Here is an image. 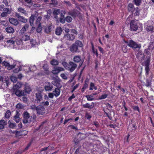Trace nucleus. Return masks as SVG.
<instances>
[{
	"label": "nucleus",
	"instance_id": "nucleus-1",
	"mask_svg": "<svg viewBox=\"0 0 154 154\" xmlns=\"http://www.w3.org/2000/svg\"><path fill=\"white\" fill-rule=\"evenodd\" d=\"M83 44L82 42L77 40L70 47L69 50L72 53H79L82 49Z\"/></svg>",
	"mask_w": 154,
	"mask_h": 154
},
{
	"label": "nucleus",
	"instance_id": "nucleus-2",
	"mask_svg": "<svg viewBox=\"0 0 154 154\" xmlns=\"http://www.w3.org/2000/svg\"><path fill=\"white\" fill-rule=\"evenodd\" d=\"M130 28L131 31H136L138 30L139 32H140L143 30V26L137 21L132 20L130 22Z\"/></svg>",
	"mask_w": 154,
	"mask_h": 154
},
{
	"label": "nucleus",
	"instance_id": "nucleus-3",
	"mask_svg": "<svg viewBox=\"0 0 154 154\" xmlns=\"http://www.w3.org/2000/svg\"><path fill=\"white\" fill-rule=\"evenodd\" d=\"M62 64L66 69L70 72H73L77 67V65L72 61L69 62L68 63L66 62H63Z\"/></svg>",
	"mask_w": 154,
	"mask_h": 154
},
{
	"label": "nucleus",
	"instance_id": "nucleus-4",
	"mask_svg": "<svg viewBox=\"0 0 154 154\" xmlns=\"http://www.w3.org/2000/svg\"><path fill=\"white\" fill-rule=\"evenodd\" d=\"M23 122L24 124L30 123L32 120V116L27 111L24 112L23 114Z\"/></svg>",
	"mask_w": 154,
	"mask_h": 154
},
{
	"label": "nucleus",
	"instance_id": "nucleus-5",
	"mask_svg": "<svg viewBox=\"0 0 154 154\" xmlns=\"http://www.w3.org/2000/svg\"><path fill=\"white\" fill-rule=\"evenodd\" d=\"M128 46L132 48L133 49H138L139 50L141 47L140 44H138L133 40H130V42L128 44Z\"/></svg>",
	"mask_w": 154,
	"mask_h": 154
},
{
	"label": "nucleus",
	"instance_id": "nucleus-6",
	"mask_svg": "<svg viewBox=\"0 0 154 154\" xmlns=\"http://www.w3.org/2000/svg\"><path fill=\"white\" fill-rule=\"evenodd\" d=\"M60 80L59 78L57 76L53 79V81L52 82V84L57 87L61 88L62 87V85L60 83Z\"/></svg>",
	"mask_w": 154,
	"mask_h": 154
},
{
	"label": "nucleus",
	"instance_id": "nucleus-7",
	"mask_svg": "<svg viewBox=\"0 0 154 154\" xmlns=\"http://www.w3.org/2000/svg\"><path fill=\"white\" fill-rule=\"evenodd\" d=\"M68 13L69 15H71L74 18L78 17L80 14V13L75 9L71 10Z\"/></svg>",
	"mask_w": 154,
	"mask_h": 154
},
{
	"label": "nucleus",
	"instance_id": "nucleus-8",
	"mask_svg": "<svg viewBox=\"0 0 154 154\" xmlns=\"http://www.w3.org/2000/svg\"><path fill=\"white\" fill-rule=\"evenodd\" d=\"M35 102L37 103H39L43 100L42 95L41 92L37 93L35 94Z\"/></svg>",
	"mask_w": 154,
	"mask_h": 154
},
{
	"label": "nucleus",
	"instance_id": "nucleus-9",
	"mask_svg": "<svg viewBox=\"0 0 154 154\" xmlns=\"http://www.w3.org/2000/svg\"><path fill=\"white\" fill-rule=\"evenodd\" d=\"M15 16L17 18L19 21L22 23H26L28 21L27 19L23 16H20V14L17 12L15 13Z\"/></svg>",
	"mask_w": 154,
	"mask_h": 154
},
{
	"label": "nucleus",
	"instance_id": "nucleus-10",
	"mask_svg": "<svg viewBox=\"0 0 154 154\" xmlns=\"http://www.w3.org/2000/svg\"><path fill=\"white\" fill-rule=\"evenodd\" d=\"M64 71V69L62 67H54V69L51 71V73L54 75H57L60 72Z\"/></svg>",
	"mask_w": 154,
	"mask_h": 154
},
{
	"label": "nucleus",
	"instance_id": "nucleus-11",
	"mask_svg": "<svg viewBox=\"0 0 154 154\" xmlns=\"http://www.w3.org/2000/svg\"><path fill=\"white\" fill-rule=\"evenodd\" d=\"M45 109L43 106L39 105L38 106L37 112L40 115H43L45 113Z\"/></svg>",
	"mask_w": 154,
	"mask_h": 154
},
{
	"label": "nucleus",
	"instance_id": "nucleus-12",
	"mask_svg": "<svg viewBox=\"0 0 154 154\" xmlns=\"http://www.w3.org/2000/svg\"><path fill=\"white\" fill-rule=\"evenodd\" d=\"M130 125H131V131L134 132L137 128V126L136 125V123L134 121V119H131Z\"/></svg>",
	"mask_w": 154,
	"mask_h": 154
},
{
	"label": "nucleus",
	"instance_id": "nucleus-13",
	"mask_svg": "<svg viewBox=\"0 0 154 154\" xmlns=\"http://www.w3.org/2000/svg\"><path fill=\"white\" fill-rule=\"evenodd\" d=\"M45 89L46 91H51L53 88L52 84L49 82L46 83L45 86Z\"/></svg>",
	"mask_w": 154,
	"mask_h": 154
},
{
	"label": "nucleus",
	"instance_id": "nucleus-14",
	"mask_svg": "<svg viewBox=\"0 0 154 154\" xmlns=\"http://www.w3.org/2000/svg\"><path fill=\"white\" fill-rule=\"evenodd\" d=\"M9 20L11 24L15 26L18 25L19 23L18 20L16 19L9 18Z\"/></svg>",
	"mask_w": 154,
	"mask_h": 154
},
{
	"label": "nucleus",
	"instance_id": "nucleus-15",
	"mask_svg": "<svg viewBox=\"0 0 154 154\" xmlns=\"http://www.w3.org/2000/svg\"><path fill=\"white\" fill-rule=\"evenodd\" d=\"M135 8L133 4L129 3L127 6V9L128 12H131L132 14H133Z\"/></svg>",
	"mask_w": 154,
	"mask_h": 154
},
{
	"label": "nucleus",
	"instance_id": "nucleus-16",
	"mask_svg": "<svg viewBox=\"0 0 154 154\" xmlns=\"http://www.w3.org/2000/svg\"><path fill=\"white\" fill-rule=\"evenodd\" d=\"M37 17L36 14H32L29 18V22L30 26L33 25L35 19Z\"/></svg>",
	"mask_w": 154,
	"mask_h": 154
},
{
	"label": "nucleus",
	"instance_id": "nucleus-17",
	"mask_svg": "<svg viewBox=\"0 0 154 154\" xmlns=\"http://www.w3.org/2000/svg\"><path fill=\"white\" fill-rule=\"evenodd\" d=\"M60 88H59V87H57L54 90L52 91L55 97H58L60 95Z\"/></svg>",
	"mask_w": 154,
	"mask_h": 154
},
{
	"label": "nucleus",
	"instance_id": "nucleus-18",
	"mask_svg": "<svg viewBox=\"0 0 154 154\" xmlns=\"http://www.w3.org/2000/svg\"><path fill=\"white\" fill-rule=\"evenodd\" d=\"M17 11L21 14H23L25 16H26L28 14L27 12L25 9L21 7L18 8H17Z\"/></svg>",
	"mask_w": 154,
	"mask_h": 154
},
{
	"label": "nucleus",
	"instance_id": "nucleus-19",
	"mask_svg": "<svg viewBox=\"0 0 154 154\" xmlns=\"http://www.w3.org/2000/svg\"><path fill=\"white\" fill-rule=\"evenodd\" d=\"M65 38L68 40H73L75 38L74 35L73 34H67L65 35Z\"/></svg>",
	"mask_w": 154,
	"mask_h": 154
},
{
	"label": "nucleus",
	"instance_id": "nucleus-20",
	"mask_svg": "<svg viewBox=\"0 0 154 154\" xmlns=\"http://www.w3.org/2000/svg\"><path fill=\"white\" fill-rule=\"evenodd\" d=\"M15 94L18 97L25 95L26 94H25L24 91H20L18 89H17L15 91Z\"/></svg>",
	"mask_w": 154,
	"mask_h": 154
},
{
	"label": "nucleus",
	"instance_id": "nucleus-21",
	"mask_svg": "<svg viewBox=\"0 0 154 154\" xmlns=\"http://www.w3.org/2000/svg\"><path fill=\"white\" fill-rule=\"evenodd\" d=\"M8 126L11 128H15L16 126V124L15 123L13 122L12 120H10L8 122Z\"/></svg>",
	"mask_w": 154,
	"mask_h": 154
},
{
	"label": "nucleus",
	"instance_id": "nucleus-22",
	"mask_svg": "<svg viewBox=\"0 0 154 154\" xmlns=\"http://www.w3.org/2000/svg\"><path fill=\"white\" fill-rule=\"evenodd\" d=\"M20 116V114L19 112L17 111L16 114L14 116V120L17 123L19 122L20 120V118L19 117Z\"/></svg>",
	"mask_w": 154,
	"mask_h": 154
},
{
	"label": "nucleus",
	"instance_id": "nucleus-23",
	"mask_svg": "<svg viewBox=\"0 0 154 154\" xmlns=\"http://www.w3.org/2000/svg\"><path fill=\"white\" fill-rule=\"evenodd\" d=\"M5 31L7 33H13L14 32V29L11 26H8L5 28Z\"/></svg>",
	"mask_w": 154,
	"mask_h": 154
},
{
	"label": "nucleus",
	"instance_id": "nucleus-24",
	"mask_svg": "<svg viewBox=\"0 0 154 154\" xmlns=\"http://www.w3.org/2000/svg\"><path fill=\"white\" fill-rule=\"evenodd\" d=\"M7 121H5L2 119L0 120V129L4 128L5 126L7 125Z\"/></svg>",
	"mask_w": 154,
	"mask_h": 154
},
{
	"label": "nucleus",
	"instance_id": "nucleus-25",
	"mask_svg": "<svg viewBox=\"0 0 154 154\" xmlns=\"http://www.w3.org/2000/svg\"><path fill=\"white\" fill-rule=\"evenodd\" d=\"M73 60L76 63H79L81 60V57L80 55H76L74 57Z\"/></svg>",
	"mask_w": 154,
	"mask_h": 154
},
{
	"label": "nucleus",
	"instance_id": "nucleus-26",
	"mask_svg": "<svg viewBox=\"0 0 154 154\" xmlns=\"http://www.w3.org/2000/svg\"><path fill=\"white\" fill-rule=\"evenodd\" d=\"M60 10L59 9H54L53 11V15L54 16V17L56 18L57 16L60 14Z\"/></svg>",
	"mask_w": 154,
	"mask_h": 154
},
{
	"label": "nucleus",
	"instance_id": "nucleus-27",
	"mask_svg": "<svg viewBox=\"0 0 154 154\" xmlns=\"http://www.w3.org/2000/svg\"><path fill=\"white\" fill-rule=\"evenodd\" d=\"M29 25L28 24H26L25 25L23 26L20 31V32L21 33H24L26 30V29H28L29 27Z\"/></svg>",
	"mask_w": 154,
	"mask_h": 154
},
{
	"label": "nucleus",
	"instance_id": "nucleus-28",
	"mask_svg": "<svg viewBox=\"0 0 154 154\" xmlns=\"http://www.w3.org/2000/svg\"><path fill=\"white\" fill-rule=\"evenodd\" d=\"M43 68L45 71L46 72V73L47 74H49V67L48 65L47 64H45L43 66Z\"/></svg>",
	"mask_w": 154,
	"mask_h": 154
},
{
	"label": "nucleus",
	"instance_id": "nucleus-29",
	"mask_svg": "<svg viewBox=\"0 0 154 154\" xmlns=\"http://www.w3.org/2000/svg\"><path fill=\"white\" fill-rule=\"evenodd\" d=\"M104 135H103L102 136L103 138V139L106 140H109V139L110 137V135L108 134V133L107 132H105L104 133Z\"/></svg>",
	"mask_w": 154,
	"mask_h": 154
},
{
	"label": "nucleus",
	"instance_id": "nucleus-30",
	"mask_svg": "<svg viewBox=\"0 0 154 154\" xmlns=\"http://www.w3.org/2000/svg\"><path fill=\"white\" fill-rule=\"evenodd\" d=\"M150 62V59L149 57L148 58L144 61L143 63L145 67L149 66Z\"/></svg>",
	"mask_w": 154,
	"mask_h": 154
},
{
	"label": "nucleus",
	"instance_id": "nucleus-31",
	"mask_svg": "<svg viewBox=\"0 0 154 154\" xmlns=\"http://www.w3.org/2000/svg\"><path fill=\"white\" fill-rule=\"evenodd\" d=\"M24 91L25 93H29L31 91V89L29 86L26 85L24 87Z\"/></svg>",
	"mask_w": 154,
	"mask_h": 154
},
{
	"label": "nucleus",
	"instance_id": "nucleus-32",
	"mask_svg": "<svg viewBox=\"0 0 154 154\" xmlns=\"http://www.w3.org/2000/svg\"><path fill=\"white\" fill-rule=\"evenodd\" d=\"M59 63V61L55 59H53L50 61V63L52 66L57 65H58Z\"/></svg>",
	"mask_w": 154,
	"mask_h": 154
},
{
	"label": "nucleus",
	"instance_id": "nucleus-33",
	"mask_svg": "<svg viewBox=\"0 0 154 154\" xmlns=\"http://www.w3.org/2000/svg\"><path fill=\"white\" fill-rule=\"evenodd\" d=\"M62 31V29L61 27H57L55 31V33L57 35H60L61 34Z\"/></svg>",
	"mask_w": 154,
	"mask_h": 154
},
{
	"label": "nucleus",
	"instance_id": "nucleus-34",
	"mask_svg": "<svg viewBox=\"0 0 154 154\" xmlns=\"http://www.w3.org/2000/svg\"><path fill=\"white\" fill-rule=\"evenodd\" d=\"M42 17L40 16L38 17L36 20L35 24L36 26L41 25V23L40 22L42 19Z\"/></svg>",
	"mask_w": 154,
	"mask_h": 154
},
{
	"label": "nucleus",
	"instance_id": "nucleus-35",
	"mask_svg": "<svg viewBox=\"0 0 154 154\" xmlns=\"http://www.w3.org/2000/svg\"><path fill=\"white\" fill-rule=\"evenodd\" d=\"M151 80L149 79H147L146 81L145 85L146 87L151 86Z\"/></svg>",
	"mask_w": 154,
	"mask_h": 154
},
{
	"label": "nucleus",
	"instance_id": "nucleus-36",
	"mask_svg": "<svg viewBox=\"0 0 154 154\" xmlns=\"http://www.w3.org/2000/svg\"><path fill=\"white\" fill-rule=\"evenodd\" d=\"M51 26L46 27L45 29V32L47 33H48L51 32Z\"/></svg>",
	"mask_w": 154,
	"mask_h": 154
},
{
	"label": "nucleus",
	"instance_id": "nucleus-37",
	"mask_svg": "<svg viewBox=\"0 0 154 154\" xmlns=\"http://www.w3.org/2000/svg\"><path fill=\"white\" fill-rule=\"evenodd\" d=\"M134 11H135L134 13L135 16H139L140 14V9L138 7H137L135 8Z\"/></svg>",
	"mask_w": 154,
	"mask_h": 154
},
{
	"label": "nucleus",
	"instance_id": "nucleus-38",
	"mask_svg": "<svg viewBox=\"0 0 154 154\" xmlns=\"http://www.w3.org/2000/svg\"><path fill=\"white\" fill-rule=\"evenodd\" d=\"M11 114V112L10 110H8L5 113V117L7 119H8L10 117Z\"/></svg>",
	"mask_w": 154,
	"mask_h": 154
},
{
	"label": "nucleus",
	"instance_id": "nucleus-39",
	"mask_svg": "<svg viewBox=\"0 0 154 154\" xmlns=\"http://www.w3.org/2000/svg\"><path fill=\"white\" fill-rule=\"evenodd\" d=\"M41 106H47L49 105V102L48 101H42V102H40Z\"/></svg>",
	"mask_w": 154,
	"mask_h": 154
},
{
	"label": "nucleus",
	"instance_id": "nucleus-40",
	"mask_svg": "<svg viewBox=\"0 0 154 154\" xmlns=\"http://www.w3.org/2000/svg\"><path fill=\"white\" fill-rule=\"evenodd\" d=\"M65 20L66 22L69 23L72 21V19L71 17L67 16L65 17Z\"/></svg>",
	"mask_w": 154,
	"mask_h": 154
},
{
	"label": "nucleus",
	"instance_id": "nucleus-41",
	"mask_svg": "<svg viewBox=\"0 0 154 154\" xmlns=\"http://www.w3.org/2000/svg\"><path fill=\"white\" fill-rule=\"evenodd\" d=\"M122 50L124 53H126L128 51V50L127 46L125 45H123L122 47Z\"/></svg>",
	"mask_w": 154,
	"mask_h": 154
},
{
	"label": "nucleus",
	"instance_id": "nucleus-42",
	"mask_svg": "<svg viewBox=\"0 0 154 154\" xmlns=\"http://www.w3.org/2000/svg\"><path fill=\"white\" fill-rule=\"evenodd\" d=\"M145 72L146 75H148L149 74V71H150V69L149 66L145 67Z\"/></svg>",
	"mask_w": 154,
	"mask_h": 154
},
{
	"label": "nucleus",
	"instance_id": "nucleus-43",
	"mask_svg": "<svg viewBox=\"0 0 154 154\" xmlns=\"http://www.w3.org/2000/svg\"><path fill=\"white\" fill-rule=\"evenodd\" d=\"M22 134H21V132L17 131L16 132L15 134V136L17 138H20L22 137Z\"/></svg>",
	"mask_w": 154,
	"mask_h": 154
},
{
	"label": "nucleus",
	"instance_id": "nucleus-44",
	"mask_svg": "<svg viewBox=\"0 0 154 154\" xmlns=\"http://www.w3.org/2000/svg\"><path fill=\"white\" fill-rule=\"evenodd\" d=\"M134 4L137 6H139L140 5L141 0H134Z\"/></svg>",
	"mask_w": 154,
	"mask_h": 154
},
{
	"label": "nucleus",
	"instance_id": "nucleus-45",
	"mask_svg": "<svg viewBox=\"0 0 154 154\" xmlns=\"http://www.w3.org/2000/svg\"><path fill=\"white\" fill-rule=\"evenodd\" d=\"M23 40L25 41H28L30 39V37L29 36L27 35H24L23 36Z\"/></svg>",
	"mask_w": 154,
	"mask_h": 154
},
{
	"label": "nucleus",
	"instance_id": "nucleus-46",
	"mask_svg": "<svg viewBox=\"0 0 154 154\" xmlns=\"http://www.w3.org/2000/svg\"><path fill=\"white\" fill-rule=\"evenodd\" d=\"M23 3L31 5H32V0H24Z\"/></svg>",
	"mask_w": 154,
	"mask_h": 154
},
{
	"label": "nucleus",
	"instance_id": "nucleus-47",
	"mask_svg": "<svg viewBox=\"0 0 154 154\" xmlns=\"http://www.w3.org/2000/svg\"><path fill=\"white\" fill-rule=\"evenodd\" d=\"M38 27L36 29V32L38 33H40L42 31V27L41 25H37Z\"/></svg>",
	"mask_w": 154,
	"mask_h": 154
},
{
	"label": "nucleus",
	"instance_id": "nucleus-48",
	"mask_svg": "<svg viewBox=\"0 0 154 154\" xmlns=\"http://www.w3.org/2000/svg\"><path fill=\"white\" fill-rule=\"evenodd\" d=\"M132 108L135 111H137L139 112H140V109L138 106H133Z\"/></svg>",
	"mask_w": 154,
	"mask_h": 154
},
{
	"label": "nucleus",
	"instance_id": "nucleus-49",
	"mask_svg": "<svg viewBox=\"0 0 154 154\" xmlns=\"http://www.w3.org/2000/svg\"><path fill=\"white\" fill-rule=\"evenodd\" d=\"M89 80L88 79H86L85 82V84L84 85L83 87L86 88L88 86V84Z\"/></svg>",
	"mask_w": 154,
	"mask_h": 154
},
{
	"label": "nucleus",
	"instance_id": "nucleus-50",
	"mask_svg": "<svg viewBox=\"0 0 154 154\" xmlns=\"http://www.w3.org/2000/svg\"><path fill=\"white\" fill-rule=\"evenodd\" d=\"M91 47H92L91 50H92V52L94 54H96V51L95 50L94 45L93 43L92 42H91Z\"/></svg>",
	"mask_w": 154,
	"mask_h": 154
},
{
	"label": "nucleus",
	"instance_id": "nucleus-51",
	"mask_svg": "<svg viewBox=\"0 0 154 154\" xmlns=\"http://www.w3.org/2000/svg\"><path fill=\"white\" fill-rule=\"evenodd\" d=\"M94 88L95 90H96V88L94 87V84L93 83L91 82L90 84L89 90H93Z\"/></svg>",
	"mask_w": 154,
	"mask_h": 154
},
{
	"label": "nucleus",
	"instance_id": "nucleus-52",
	"mask_svg": "<svg viewBox=\"0 0 154 154\" xmlns=\"http://www.w3.org/2000/svg\"><path fill=\"white\" fill-rule=\"evenodd\" d=\"M16 66V65L15 64H12L11 65L10 64H9V65L8 67V69L9 70H10L11 69H12L14 68Z\"/></svg>",
	"mask_w": 154,
	"mask_h": 154
},
{
	"label": "nucleus",
	"instance_id": "nucleus-53",
	"mask_svg": "<svg viewBox=\"0 0 154 154\" xmlns=\"http://www.w3.org/2000/svg\"><path fill=\"white\" fill-rule=\"evenodd\" d=\"M83 106L84 108H91V106L88 103H86V104H84L83 105Z\"/></svg>",
	"mask_w": 154,
	"mask_h": 154
},
{
	"label": "nucleus",
	"instance_id": "nucleus-54",
	"mask_svg": "<svg viewBox=\"0 0 154 154\" xmlns=\"http://www.w3.org/2000/svg\"><path fill=\"white\" fill-rule=\"evenodd\" d=\"M108 95L107 94H103L101 95L99 97L100 100L106 98Z\"/></svg>",
	"mask_w": 154,
	"mask_h": 154
},
{
	"label": "nucleus",
	"instance_id": "nucleus-55",
	"mask_svg": "<svg viewBox=\"0 0 154 154\" xmlns=\"http://www.w3.org/2000/svg\"><path fill=\"white\" fill-rule=\"evenodd\" d=\"M11 81L14 83H15L17 81V79L14 76H12L11 78Z\"/></svg>",
	"mask_w": 154,
	"mask_h": 154
},
{
	"label": "nucleus",
	"instance_id": "nucleus-56",
	"mask_svg": "<svg viewBox=\"0 0 154 154\" xmlns=\"http://www.w3.org/2000/svg\"><path fill=\"white\" fill-rule=\"evenodd\" d=\"M48 96L49 98L51 99H53L54 98V94L53 93V92L51 93H49L48 94Z\"/></svg>",
	"mask_w": 154,
	"mask_h": 154
},
{
	"label": "nucleus",
	"instance_id": "nucleus-57",
	"mask_svg": "<svg viewBox=\"0 0 154 154\" xmlns=\"http://www.w3.org/2000/svg\"><path fill=\"white\" fill-rule=\"evenodd\" d=\"M153 30V27L152 26H149L147 28V30L148 31H151L152 32Z\"/></svg>",
	"mask_w": 154,
	"mask_h": 154
},
{
	"label": "nucleus",
	"instance_id": "nucleus-58",
	"mask_svg": "<svg viewBox=\"0 0 154 154\" xmlns=\"http://www.w3.org/2000/svg\"><path fill=\"white\" fill-rule=\"evenodd\" d=\"M21 134H22V137L24 136L27 135L28 133L27 131H25V130L21 131Z\"/></svg>",
	"mask_w": 154,
	"mask_h": 154
},
{
	"label": "nucleus",
	"instance_id": "nucleus-59",
	"mask_svg": "<svg viewBox=\"0 0 154 154\" xmlns=\"http://www.w3.org/2000/svg\"><path fill=\"white\" fill-rule=\"evenodd\" d=\"M31 109L33 110H37V109L38 106L36 107L35 105H32L30 106Z\"/></svg>",
	"mask_w": 154,
	"mask_h": 154
},
{
	"label": "nucleus",
	"instance_id": "nucleus-60",
	"mask_svg": "<svg viewBox=\"0 0 154 154\" xmlns=\"http://www.w3.org/2000/svg\"><path fill=\"white\" fill-rule=\"evenodd\" d=\"M22 99L24 103H27V98L26 97L23 96L22 97Z\"/></svg>",
	"mask_w": 154,
	"mask_h": 154
},
{
	"label": "nucleus",
	"instance_id": "nucleus-61",
	"mask_svg": "<svg viewBox=\"0 0 154 154\" xmlns=\"http://www.w3.org/2000/svg\"><path fill=\"white\" fill-rule=\"evenodd\" d=\"M3 64L4 65V66H5V67H7V69H8V67L9 63H8V62L4 61L3 62Z\"/></svg>",
	"mask_w": 154,
	"mask_h": 154
},
{
	"label": "nucleus",
	"instance_id": "nucleus-62",
	"mask_svg": "<svg viewBox=\"0 0 154 154\" xmlns=\"http://www.w3.org/2000/svg\"><path fill=\"white\" fill-rule=\"evenodd\" d=\"M60 76L61 78L64 79H67V77L65 74L64 73H62L60 74Z\"/></svg>",
	"mask_w": 154,
	"mask_h": 154
},
{
	"label": "nucleus",
	"instance_id": "nucleus-63",
	"mask_svg": "<svg viewBox=\"0 0 154 154\" xmlns=\"http://www.w3.org/2000/svg\"><path fill=\"white\" fill-rule=\"evenodd\" d=\"M75 98V96L74 94H73L72 96L70 97L68 99V100L69 101H70L72 100Z\"/></svg>",
	"mask_w": 154,
	"mask_h": 154
},
{
	"label": "nucleus",
	"instance_id": "nucleus-64",
	"mask_svg": "<svg viewBox=\"0 0 154 154\" xmlns=\"http://www.w3.org/2000/svg\"><path fill=\"white\" fill-rule=\"evenodd\" d=\"M16 108L19 109L22 108V105L20 103H18L16 105Z\"/></svg>",
	"mask_w": 154,
	"mask_h": 154
}]
</instances>
